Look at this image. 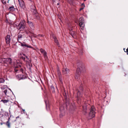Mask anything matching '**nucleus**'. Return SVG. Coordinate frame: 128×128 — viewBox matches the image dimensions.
Instances as JSON below:
<instances>
[{"instance_id": "f257e3e1", "label": "nucleus", "mask_w": 128, "mask_h": 128, "mask_svg": "<svg viewBox=\"0 0 128 128\" xmlns=\"http://www.w3.org/2000/svg\"><path fill=\"white\" fill-rule=\"evenodd\" d=\"M19 56L21 58L24 60L26 64H27L30 66H31L32 60L31 59H29L28 57L26 56L25 54H20Z\"/></svg>"}, {"instance_id": "f03ea898", "label": "nucleus", "mask_w": 128, "mask_h": 128, "mask_svg": "<svg viewBox=\"0 0 128 128\" xmlns=\"http://www.w3.org/2000/svg\"><path fill=\"white\" fill-rule=\"evenodd\" d=\"M90 112L88 114V119H91L95 116V109L94 106H92L90 110Z\"/></svg>"}, {"instance_id": "7ed1b4c3", "label": "nucleus", "mask_w": 128, "mask_h": 128, "mask_svg": "<svg viewBox=\"0 0 128 128\" xmlns=\"http://www.w3.org/2000/svg\"><path fill=\"white\" fill-rule=\"evenodd\" d=\"M26 22L24 20H22L20 23L18 25V29L20 30H24L25 27Z\"/></svg>"}, {"instance_id": "20e7f679", "label": "nucleus", "mask_w": 128, "mask_h": 128, "mask_svg": "<svg viewBox=\"0 0 128 128\" xmlns=\"http://www.w3.org/2000/svg\"><path fill=\"white\" fill-rule=\"evenodd\" d=\"M79 23L80 27V29L83 30L84 26V20L82 18H79Z\"/></svg>"}, {"instance_id": "39448f33", "label": "nucleus", "mask_w": 128, "mask_h": 128, "mask_svg": "<svg viewBox=\"0 0 128 128\" xmlns=\"http://www.w3.org/2000/svg\"><path fill=\"white\" fill-rule=\"evenodd\" d=\"M82 70L81 67H78L76 70V73L75 78L76 79H78V77L80 76Z\"/></svg>"}, {"instance_id": "423d86ee", "label": "nucleus", "mask_w": 128, "mask_h": 128, "mask_svg": "<svg viewBox=\"0 0 128 128\" xmlns=\"http://www.w3.org/2000/svg\"><path fill=\"white\" fill-rule=\"evenodd\" d=\"M22 64L19 60L16 61L14 63V66L15 68H18L21 67Z\"/></svg>"}, {"instance_id": "0eeeda50", "label": "nucleus", "mask_w": 128, "mask_h": 128, "mask_svg": "<svg viewBox=\"0 0 128 128\" xmlns=\"http://www.w3.org/2000/svg\"><path fill=\"white\" fill-rule=\"evenodd\" d=\"M60 110L61 112V114L60 115V116L61 117L63 116L64 115L65 111L64 110V108L63 106H61L60 108Z\"/></svg>"}, {"instance_id": "6e6552de", "label": "nucleus", "mask_w": 128, "mask_h": 128, "mask_svg": "<svg viewBox=\"0 0 128 128\" xmlns=\"http://www.w3.org/2000/svg\"><path fill=\"white\" fill-rule=\"evenodd\" d=\"M19 4L21 8L24 9L25 8L24 3L22 0H18Z\"/></svg>"}, {"instance_id": "1a4fd4ad", "label": "nucleus", "mask_w": 128, "mask_h": 128, "mask_svg": "<svg viewBox=\"0 0 128 128\" xmlns=\"http://www.w3.org/2000/svg\"><path fill=\"white\" fill-rule=\"evenodd\" d=\"M69 70L67 68H63L62 69V72L64 74H68L69 73Z\"/></svg>"}, {"instance_id": "9d476101", "label": "nucleus", "mask_w": 128, "mask_h": 128, "mask_svg": "<svg viewBox=\"0 0 128 128\" xmlns=\"http://www.w3.org/2000/svg\"><path fill=\"white\" fill-rule=\"evenodd\" d=\"M27 22L32 30H34V27L33 24L31 22L29 21L28 20V21Z\"/></svg>"}, {"instance_id": "9b49d317", "label": "nucleus", "mask_w": 128, "mask_h": 128, "mask_svg": "<svg viewBox=\"0 0 128 128\" xmlns=\"http://www.w3.org/2000/svg\"><path fill=\"white\" fill-rule=\"evenodd\" d=\"M6 43L7 44H9L11 40L10 36L9 35H7L6 37Z\"/></svg>"}, {"instance_id": "f8f14e48", "label": "nucleus", "mask_w": 128, "mask_h": 128, "mask_svg": "<svg viewBox=\"0 0 128 128\" xmlns=\"http://www.w3.org/2000/svg\"><path fill=\"white\" fill-rule=\"evenodd\" d=\"M21 46H23V47H27L28 48H33L32 47L28 45L27 44H25L24 43H21Z\"/></svg>"}, {"instance_id": "ddd939ff", "label": "nucleus", "mask_w": 128, "mask_h": 128, "mask_svg": "<svg viewBox=\"0 0 128 128\" xmlns=\"http://www.w3.org/2000/svg\"><path fill=\"white\" fill-rule=\"evenodd\" d=\"M53 38L54 40V42L56 43L57 45L59 47V43L58 41V40H57L56 38L54 36H53Z\"/></svg>"}, {"instance_id": "4468645a", "label": "nucleus", "mask_w": 128, "mask_h": 128, "mask_svg": "<svg viewBox=\"0 0 128 128\" xmlns=\"http://www.w3.org/2000/svg\"><path fill=\"white\" fill-rule=\"evenodd\" d=\"M3 86L1 87V88L3 92L5 93L6 94L7 92V90L5 88L6 87V86Z\"/></svg>"}, {"instance_id": "2eb2a0df", "label": "nucleus", "mask_w": 128, "mask_h": 128, "mask_svg": "<svg viewBox=\"0 0 128 128\" xmlns=\"http://www.w3.org/2000/svg\"><path fill=\"white\" fill-rule=\"evenodd\" d=\"M81 96V94L80 92L79 91H78L77 93V97L79 99L80 98Z\"/></svg>"}, {"instance_id": "dca6fc26", "label": "nucleus", "mask_w": 128, "mask_h": 128, "mask_svg": "<svg viewBox=\"0 0 128 128\" xmlns=\"http://www.w3.org/2000/svg\"><path fill=\"white\" fill-rule=\"evenodd\" d=\"M22 35L21 34H18V41L19 42H20L19 41V40L21 38H22Z\"/></svg>"}, {"instance_id": "f3484780", "label": "nucleus", "mask_w": 128, "mask_h": 128, "mask_svg": "<svg viewBox=\"0 0 128 128\" xmlns=\"http://www.w3.org/2000/svg\"><path fill=\"white\" fill-rule=\"evenodd\" d=\"M72 29H70V33L71 34L72 36L74 37V33L73 32H72Z\"/></svg>"}, {"instance_id": "a211bd4d", "label": "nucleus", "mask_w": 128, "mask_h": 128, "mask_svg": "<svg viewBox=\"0 0 128 128\" xmlns=\"http://www.w3.org/2000/svg\"><path fill=\"white\" fill-rule=\"evenodd\" d=\"M9 101V100H2L0 101V102H2L4 104L7 103Z\"/></svg>"}, {"instance_id": "6ab92c4d", "label": "nucleus", "mask_w": 128, "mask_h": 128, "mask_svg": "<svg viewBox=\"0 0 128 128\" xmlns=\"http://www.w3.org/2000/svg\"><path fill=\"white\" fill-rule=\"evenodd\" d=\"M81 8L80 9V10L81 11L83 10L85 7L84 5V4L83 3L82 4L81 6Z\"/></svg>"}, {"instance_id": "aec40b11", "label": "nucleus", "mask_w": 128, "mask_h": 128, "mask_svg": "<svg viewBox=\"0 0 128 128\" xmlns=\"http://www.w3.org/2000/svg\"><path fill=\"white\" fill-rule=\"evenodd\" d=\"M6 125L8 126L9 128H10V124L9 122V120H8L7 122L6 123Z\"/></svg>"}, {"instance_id": "412c9836", "label": "nucleus", "mask_w": 128, "mask_h": 128, "mask_svg": "<svg viewBox=\"0 0 128 128\" xmlns=\"http://www.w3.org/2000/svg\"><path fill=\"white\" fill-rule=\"evenodd\" d=\"M9 10L10 11H13L14 10V8L13 6H10L9 8Z\"/></svg>"}, {"instance_id": "4be33fe9", "label": "nucleus", "mask_w": 128, "mask_h": 128, "mask_svg": "<svg viewBox=\"0 0 128 128\" xmlns=\"http://www.w3.org/2000/svg\"><path fill=\"white\" fill-rule=\"evenodd\" d=\"M43 56L44 57V58H47V53L46 52H44L43 53Z\"/></svg>"}, {"instance_id": "5701e85b", "label": "nucleus", "mask_w": 128, "mask_h": 128, "mask_svg": "<svg viewBox=\"0 0 128 128\" xmlns=\"http://www.w3.org/2000/svg\"><path fill=\"white\" fill-rule=\"evenodd\" d=\"M8 116V113H5L2 114V116H4L5 118H6Z\"/></svg>"}, {"instance_id": "b1692460", "label": "nucleus", "mask_w": 128, "mask_h": 128, "mask_svg": "<svg viewBox=\"0 0 128 128\" xmlns=\"http://www.w3.org/2000/svg\"><path fill=\"white\" fill-rule=\"evenodd\" d=\"M4 80L2 78H0V83H2L4 82Z\"/></svg>"}, {"instance_id": "393cba45", "label": "nucleus", "mask_w": 128, "mask_h": 128, "mask_svg": "<svg viewBox=\"0 0 128 128\" xmlns=\"http://www.w3.org/2000/svg\"><path fill=\"white\" fill-rule=\"evenodd\" d=\"M58 72V75L59 77H61V76L62 75H61V72H60L58 71V72Z\"/></svg>"}, {"instance_id": "a878e982", "label": "nucleus", "mask_w": 128, "mask_h": 128, "mask_svg": "<svg viewBox=\"0 0 128 128\" xmlns=\"http://www.w3.org/2000/svg\"><path fill=\"white\" fill-rule=\"evenodd\" d=\"M40 52L42 53H43L44 52H45V51L43 49H42V48H41V49L40 50Z\"/></svg>"}, {"instance_id": "bb28decb", "label": "nucleus", "mask_w": 128, "mask_h": 128, "mask_svg": "<svg viewBox=\"0 0 128 128\" xmlns=\"http://www.w3.org/2000/svg\"><path fill=\"white\" fill-rule=\"evenodd\" d=\"M59 78L60 80V82L62 83V76L61 77H59Z\"/></svg>"}, {"instance_id": "cd10ccee", "label": "nucleus", "mask_w": 128, "mask_h": 128, "mask_svg": "<svg viewBox=\"0 0 128 128\" xmlns=\"http://www.w3.org/2000/svg\"><path fill=\"white\" fill-rule=\"evenodd\" d=\"M45 103H46V108H47V106H48V102H47V101H45Z\"/></svg>"}, {"instance_id": "c85d7f7f", "label": "nucleus", "mask_w": 128, "mask_h": 128, "mask_svg": "<svg viewBox=\"0 0 128 128\" xmlns=\"http://www.w3.org/2000/svg\"><path fill=\"white\" fill-rule=\"evenodd\" d=\"M32 11H33L34 13H36V10L34 8L33 10H32Z\"/></svg>"}, {"instance_id": "c756f323", "label": "nucleus", "mask_w": 128, "mask_h": 128, "mask_svg": "<svg viewBox=\"0 0 128 128\" xmlns=\"http://www.w3.org/2000/svg\"><path fill=\"white\" fill-rule=\"evenodd\" d=\"M124 52H127V54H128V48L126 50V51H125V48H124Z\"/></svg>"}, {"instance_id": "7c9ffc66", "label": "nucleus", "mask_w": 128, "mask_h": 128, "mask_svg": "<svg viewBox=\"0 0 128 128\" xmlns=\"http://www.w3.org/2000/svg\"><path fill=\"white\" fill-rule=\"evenodd\" d=\"M16 68H15V67H14V70L15 72H17L19 70H18L16 69Z\"/></svg>"}, {"instance_id": "2f4dec72", "label": "nucleus", "mask_w": 128, "mask_h": 128, "mask_svg": "<svg viewBox=\"0 0 128 128\" xmlns=\"http://www.w3.org/2000/svg\"><path fill=\"white\" fill-rule=\"evenodd\" d=\"M40 36H42V37H44V35H40V34H38V37H39Z\"/></svg>"}, {"instance_id": "473e14b6", "label": "nucleus", "mask_w": 128, "mask_h": 128, "mask_svg": "<svg viewBox=\"0 0 128 128\" xmlns=\"http://www.w3.org/2000/svg\"><path fill=\"white\" fill-rule=\"evenodd\" d=\"M52 91H53V92H54V87H52Z\"/></svg>"}, {"instance_id": "72a5a7b5", "label": "nucleus", "mask_w": 128, "mask_h": 128, "mask_svg": "<svg viewBox=\"0 0 128 128\" xmlns=\"http://www.w3.org/2000/svg\"><path fill=\"white\" fill-rule=\"evenodd\" d=\"M68 102H66V105L67 106H68Z\"/></svg>"}, {"instance_id": "f704fd0d", "label": "nucleus", "mask_w": 128, "mask_h": 128, "mask_svg": "<svg viewBox=\"0 0 128 128\" xmlns=\"http://www.w3.org/2000/svg\"><path fill=\"white\" fill-rule=\"evenodd\" d=\"M20 70L21 72H22L23 71V70L22 68H20Z\"/></svg>"}, {"instance_id": "c9c22d12", "label": "nucleus", "mask_w": 128, "mask_h": 128, "mask_svg": "<svg viewBox=\"0 0 128 128\" xmlns=\"http://www.w3.org/2000/svg\"><path fill=\"white\" fill-rule=\"evenodd\" d=\"M58 71H60L59 69L58 68H57V72H58Z\"/></svg>"}, {"instance_id": "e433bc0d", "label": "nucleus", "mask_w": 128, "mask_h": 128, "mask_svg": "<svg viewBox=\"0 0 128 128\" xmlns=\"http://www.w3.org/2000/svg\"><path fill=\"white\" fill-rule=\"evenodd\" d=\"M59 3H58L57 4V5H59Z\"/></svg>"}, {"instance_id": "4c0bfd02", "label": "nucleus", "mask_w": 128, "mask_h": 128, "mask_svg": "<svg viewBox=\"0 0 128 128\" xmlns=\"http://www.w3.org/2000/svg\"><path fill=\"white\" fill-rule=\"evenodd\" d=\"M72 106H70V108H72Z\"/></svg>"}, {"instance_id": "58836bf2", "label": "nucleus", "mask_w": 128, "mask_h": 128, "mask_svg": "<svg viewBox=\"0 0 128 128\" xmlns=\"http://www.w3.org/2000/svg\"><path fill=\"white\" fill-rule=\"evenodd\" d=\"M19 118V117L18 116V117H17L16 118Z\"/></svg>"}, {"instance_id": "ea45409f", "label": "nucleus", "mask_w": 128, "mask_h": 128, "mask_svg": "<svg viewBox=\"0 0 128 128\" xmlns=\"http://www.w3.org/2000/svg\"><path fill=\"white\" fill-rule=\"evenodd\" d=\"M84 111L86 112V111L84 110Z\"/></svg>"}, {"instance_id": "a19ab883", "label": "nucleus", "mask_w": 128, "mask_h": 128, "mask_svg": "<svg viewBox=\"0 0 128 128\" xmlns=\"http://www.w3.org/2000/svg\"><path fill=\"white\" fill-rule=\"evenodd\" d=\"M84 1H85L86 0H84Z\"/></svg>"}, {"instance_id": "79ce46f5", "label": "nucleus", "mask_w": 128, "mask_h": 128, "mask_svg": "<svg viewBox=\"0 0 128 128\" xmlns=\"http://www.w3.org/2000/svg\"><path fill=\"white\" fill-rule=\"evenodd\" d=\"M83 108H84V107H83Z\"/></svg>"}, {"instance_id": "37998d69", "label": "nucleus", "mask_w": 128, "mask_h": 128, "mask_svg": "<svg viewBox=\"0 0 128 128\" xmlns=\"http://www.w3.org/2000/svg\"><path fill=\"white\" fill-rule=\"evenodd\" d=\"M23 110V111H24V110Z\"/></svg>"}, {"instance_id": "c03bdc74", "label": "nucleus", "mask_w": 128, "mask_h": 128, "mask_svg": "<svg viewBox=\"0 0 128 128\" xmlns=\"http://www.w3.org/2000/svg\"><path fill=\"white\" fill-rule=\"evenodd\" d=\"M68 105H69V104H68Z\"/></svg>"}, {"instance_id": "a18cd8bd", "label": "nucleus", "mask_w": 128, "mask_h": 128, "mask_svg": "<svg viewBox=\"0 0 128 128\" xmlns=\"http://www.w3.org/2000/svg\"><path fill=\"white\" fill-rule=\"evenodd\" d=\"M34 8H35V7L34 6Z\"/></svg>"}]
</instances>
